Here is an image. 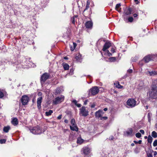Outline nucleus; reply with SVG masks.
I'll list each match as a JSON object with an SVG mask.
<instances>
[{"mask_svg":"<svg viewBox=\"0 0 157 157\" xmlns=\"http://www.w3.org/2000/svg\"><path fill=\"white\" fill-rule=\"evenodd\" d=\"M79 114L84 117L88 116L89 114L88 110L86 109L85 106H82L79 109Z\"/></svg>","mask_w":157,"mask_h":157,"instance_id":"6e6552de","label":"nucleus"},{"mask_svg":"<svg viewBox=\"0 0 157 157\" xmlns=\"http://www.w3.org/2000/svg\"><path fill=\"white\" fill-rule=\"evenodd\" d=\"M99 91V88L97 86H94L89 90L88 94L90 95V94L93 95H94L98 93Z\"/></svg>","mask_w":157,"mask_h":157,"instance_id":"0eeeda50","label":"nucleus"},{"mask_svg":"<svg viewBox=\"0 0 157 157\" xmlns=\"http://www.w3.org/2000/svg\"><path fill=\"white\" fill-rule=\"evenodd\" d=\"M49 75L46 73H45L41 75L40 79L41 85L44 83L45 81L49 78Z\"/></svg>","mask_w":157,"mask_h":157,"instance_id":"1a4fd4ad","label":"nucleus"},{"mask_svg":"<svg viewBox=\"0 0 157 157\" xmlns=\"http://www.w3.org/2000/svg\"><path fill=\"white\" fill-rule=\"evenodd\" d=\"M42 98L41 97L38 98L37 99V106L39 109H40L41 107V104L42 102Z\"/></svg>","mask_w":157,"mask_h":157,"instance_id":"a211bd4d","label":"nucleus"},{"mask_svg":"<svg viewBox=\"0 0 157 157\" xmlns=\"http://www.w3.org/2000/svg\"><path fill=\"white\" fill-rule=\"evenodd\" d=\"M136 101L133 98L128 99L126 102V107L128 108H132L136 105Z\"/></svg>","mask_w":157,"mask_h":157,"instance_id":"39448f33","label":"nucleus"},{"mask_svg":"<svg viewBox=\"0 0 157 157\" xmlns=\"http://www.w3.org/2000/svg\"><path fill=\"white\" fill-rule=\"evenodd\" d=\"M135 2H136V4H138L140 2L138 1V0H134Z\"/></svg>","mask_w":157,"mask_h":157,"instance_id":"6e6d98bb","label":"nucleus"},{"mask_svg":"<svg viewBox=\"0 0 157 157\" xmlns=\"http://www.w3.org/2000/svg\"><path fill=\"white\" fill-rule=\"evenodd\" d=\"M78 17V16L77 15H75L73 17H75V18H77Z\"/></svg>","mask_w":157,"mask_h":157,"instance_id":"0e129e2a","label":"nucleus"},{"mask_svg":"<svg viewBox=\"0 0 157 157\" xmlns=\"http://www.w3.org/2000/svg\"><path fill=\"white\" fill-rule=\"evenodd\" d=\"M85 26L86 28L91 29L93 26V23L91 21H88L86 22Z\"/></svg>","mask_w":157,"mask_h":157,"instance_id":"2eb2a0df","label":"nucleus"},{"mask_svg":"<svg viewBox=\"0 0 157 157\" xmlns=\"http://www.w3.org/2000/svg\"><path fill=\"white\" fill-rule=\"evenodd\" d=\"M112 44H111L110 43V42L109 41V44H108V45H109V47L110 46H111V45Z\"/></svg>","mask_w":157,"mask_h":157,"instance_id":"bf43d9fd","label":"nucleus"},{"mask_svg":"<svg viewBox=\"0 0 157 157\" xmlns=\"http://www.w3.org/2000/svg\"><path fill=\"white\" fill-rule=\"evenodd\" d=\"M140 133H141L142 134H144V130L141 129L140 130Z\"/></svg>","mask_w":157,"mask_h":157,"instance_id":"de8ad7c7","label":"nucleus"},{"mask_svg":"<svg viewBox=\"0 0 157 157\" xmlns=\"http://www.w3.org/2000/svg\"><path fill=\"white\" fill-rule=\"evenodd\" d=\"M111 51L112 53H114L115 52V47H112L111 48Z\"/></svg>","mask_w":157,"mask_h":157,"instance_id":"ea45409f","label":"nucleus"},{"mask_svg":"<svg viewBox=\"0 0 157 157\" xmlns=\"http://www.w3.org/2000/svg\"><path fill=\"white\" fill-rule=\"evenodd\" d=\"M108 118V117H102L101 118L100 120H106Z\"/></svg>","mask_w":157,"mask_h":157,"instance_id":"a19ab883","label":"nucleus"},{"mask_svg":"<svg viewBox=\"0 0 157 157\" xmlns=\"http://www.w3.org/2000/svg\"><path fill=\"white\" fill-rule=\"evenodd\" d=\"M95 104H93L91 106V107L92 108H94L95 107Z\"/></svg>","mask_w":157,"mask_h":157,"instance_id":"4d7b16f0","label":"nucleus"},{"mask_svg":"<svg viewBox=\"0 0 157 157\" xmlns=\"http://www.w3.org/2000/svg\"><path fill=\"white\" fill-rule=\"evenodd\" d=\"M147 157H153L152 154L151 153H147Z\"/></svg>","mask_w":157,"mask_h":157,"instance_id":"c03bdc74","label":"nucleus"},{"mask_svg":"<svg viewBox=\"0 0 157 157\" xmlns=\"http://www.w3.org/2000/svg\"><path fill=\"white\" fill-rule=\"evenodd\" d=\"M29 97L26 95H24L22 96L21 101L23 105H25L27 104L29 102Z\"/></svg>","mask_w":157,"mask_h":157,"instance_id":"9d476101","label":"nucleus"},{"mask_svg":"<svg viewBox=\"0 0 157 157\" xmlns=\"http://www.w3.org/2000/svg\"><path fill=\"white\" fill-rule=\"evenodd\" d=\"M29 130L31 133L35 135L40 134L42 132V129L38 126L31 127L29 128Z\"/></svg>","mask_w":157,"mask_h":157,"instance_id":"20e7f679","label":"nucleus"},{"mask_svg":"<svg viewBox=\"0 0 157 157\" xmlns=\"http://www.w3.org/2000/svg\"><path fill=\"white\" fill-rule=\"evenodd\" d=\"M147 74L150 76H152L157 75V72L155 71H147Z\"/></svg>","mask_w":157,"mask_h":157,"instance_id":"4be33fe9","label":"nucleus"},{"mask_svg":"<svg viewBox=\"0 0 157 157\" xmlns=\"http://www.w3.org/2000/svg\"><path fill=\"white\" fill-rule=\"evenodd\" d=\"M10 129V127L9 126L5 127L3 129V131L5 132H8L9 130Z\"/></svg>","mask_w":157,"mask_h":157,"instance_id":"bb28decb","label":"nucleus"},{"mask_svg":"<svg viewBox=\"0 0 157 157\" xmlns=\"http://www.w3.org/2000/svg\"><path fill=\"white\" fill-rule=\"evenodd\" d=\"M90 4V1L89 0H87L86 2V5L89 6Z\"/></svg>","mask_w":157,"mask_h":157,"instance_id":"09e8293b","label":"nucleus"},{"mask_svg":"<svg viewBox=\"0 0 157 157\" xmlns=\"http://www.w3.org/2000/svg\"><path fill=\"white\" fill-rule=\"evenodd\" d=\"M108 55H109V56H111L112 55V54L111 53H109V51Z\"/></svg>","mask_w":157,"mask_h":157,"instance_id":"69168bd1","label":"nucleus"},{"mask_svg":"<svg viewBox=\"0 0 157 157\" xmlns=\"http://www.w3.org/2000/svg\"><path fill=\"white\" fill-rule=\"evenodd\" d=\"M116 60V57H111L109 58V61L111 62H115Z\"/></svg>","mask_w":157,"mask_h":157,"instance_id":"cd10ccee","label":"nucleus"},{"mask_svg":"<svg viewBox=\"0 0 157 157\" xmlns=\"http://www.w3.org/2000/svg\"><path fill=\"white\" fill-rule=\"evenodd\" d=\"M88 100H86L84 102V105H86L87 104V102H88Z\"/></svg>","mask_w":157,"mask_h":157,"instance_id":"8fccbe9b","label":"nucleus"},{"mask_svg":"<svg viewBox=\"0 0 157 157\" xmlns=\"http://www.w3.org/2000/svg\"><path fill=\"white\" fill-rule=\"evenodd\" d=\"M83 142V140L80 137H79L78 138L77 142L78 144H81Z\"/></svg>","mask_w":157,"mask_h":157,"instance_id":"473e14b6","label":"nucleus"},{"mask_svg":"<svg viewBox=\"0 0 157 157\" xmlns=\"http://www.w3.org/2000/svg\"><path fill=\"white\" fill-rule=\"evenodd\" d=\"M71 125H76L75 120L74 119H72L71 120Z\"/></svg>","mask_w":157,"mask_h":157,"instance_id":"f704fd0d","label":"nucleus"},{"mask_svg":"<svg viewBox=\"0 0 157 157\" xmlns=\"http://www.w3.org/2000/svg\"><path fill=\"white\" fill-rule=\"evenodd\" d=\"M121 6V4L119 3L117 4L116 6L115 9L116 10L119 12L121 11V8H120Z\"/></svg>","mask_w":157,"mask_h":157,"instance_id":"5701e85b","label":"nucleus"},{"mask_svg":"<svg viewBox=\"0 0 157 157\" xmlns=\"http://www.w3.org/2000/svg\"><path fill=\"white\" fill-rule=\"evenodd\" d=\"M132 12V9L129 8L128 9H126L124 11V13L126 15H128L131 13Z\"/></svg>","mask_w":157,"mask_h":157,"instance_id":"412c9836","label":"nucleus"},{"mask_svg":"<svg viewBox=\"0 0 157 157\" xmlns=\"http://www.w3.org/2000/svg\"><path fill=\"white\" fill-rule=\"evenodd\" d=\"M128 21L129 22H132L133 21V18L132 17H129L128 18Z\"/></svg>","mask_w":157,"mask_h":157,"instance_id":"79ce46f5","label":"nucleus"},{"mask_svg":"<svg viewBox=\"0 0 157 157\" xmlns=\"http://www.w3.org/2000/svg\"><path fill=\"white\" fill-rule=\"evenodd\" d=\"M30 59V58L26 59V61L24 63V64H21V63L18 64L17 62H15V63H13V66L16 68V69L14 68V70L15 71H17V70L21 68V67H22V68L24 69L34 67L35 65L29 61Z\"/></svg>","mask_w":157,"mask_h":157,"instance_id":"f257e3e1","label":"nucleus"},{"mask_svg":"<svg viewBox=\"0 0 157 157\" xmlns=\"http://www.w3.org/2000/svg\"><path fill=\"white\" fill-rule=\"evenodd\" d=\"M89 7V6L86 5L85 9L84 10V12L85 10H88Z\"/></svg>","mask_w":157,"mask_h":157,"instance_id":"a18cd8bd","label":"nucleus"},{"mask_svg":"<svg viewBox=\"0 0 157 157\" xmlns=\"http://www.w3.org/2000/svg\"><path fill=\"white\" fill-rule=\"evenodd\" d=\"M132 131V129L129 128L124 132V134L127 136H132L133 135Z\"/></svg>","mask_w":157,"mask_h":157,"instance_id":"f8f14e48","label":"nucleus"},{"mask_svg":"<svg viewBox=\"0 0 157 157\" xmlns=\"http://www.w3.org/2000/svg\"><path fill=\"white\" fill-rule=\"evenodd\" d=\"M76 20L75 18V17H73V18H71V21L72 23L74 24H75V21Z\"/></svg>","mask_w":157,"mask_h":157,"instance_id":"e433bc0d","label":"nucleus"},{"mask_svg":"<svg viewBox=\"0 0 157 157\" xmlns=\"http://www.w3.org/2000/svg\"><path fill=\"white\" fill-rule=\"evenodd\" d=\"M73 46L72 47V45H70V47L71 51H73L75 49L77 46L76 44L74 42L73 43Z\"/></svg>","mask_w":157,"mask_h":157,"instance_id":"a878e982","label":"nucleus"},{"mask_svg":"<svg viewBox=\"0 0 157 157\" xmlns=\"http://www.w3.org/2000/svg\"><path fill=\"white\" fill-rule=\"evenodd\" d=\"M73 102L75 104V105H76L77 104V101L75 100H73Z\"/></svg>","mask_w":157,"mask_h":157,"instance_id":"603ef678","label":"nucleus"},{"mask_svg":"<svg viewBox=\"0 0 157 157\" xmlns=\"http://www.w3.org/2000/svg\"><path fill=\"white\" fill-rule=\"evenodd\" d=\"M53 113V111L52 110H50L48 111H47L45 112L46 115L47 116H49L51 115Z\"/></svg>","mask_w":157,"mask_h":157,"instance_id":"2f4dec72","label":"nucleus"},{"mask_svg":"<svg viewBox=\"0 0 157 157\" xmlns=\"http://www.w3.org/2000/svg\"><path fill=\"white\" fill-rule=\"evenodd\" d=\"M4 96L3 93L0 91V98H2Z\"/></svg>","mask_w":157,"mask_h":157,"instance_id":"37998d69","label":"nucleus"},{"mask_svg":"<svg viewBox=\"0 0 157 157\" xmlns=\"http://www.w3.org/2000/svg\"><path fill=\"white\" fill-rule=\"evenodd\" d=\"M132 72V69H129L127 71V72L129 73H131Z\"/></svg>","mask_w":157,"mask_h":157,"instance_id":"49530a36","label":"nucleus"},{"mask_svg":"<svg viewBox=\"0 0 157 157\" xmlns=\"http://www.w3.org/2000/svg\"><path fill=\"white\" fill-rule=\"evenodd\" d=\"M141 135L140 133L138 132L136 133V136L137 138H140L141 137Z\"/></svg>","mask_w":157,"mask_h":157,"instance_id":"c9c22d12","label":"nucleus"},{"mask_svg":"<svg viewBox=\"0 0 157 157\" xmlns=\"http://www.w3.org/2000/svg\"><path fill=\"white\" fill-rule=\"evenodd\" d=\"M108 109L107 108H105L104 109V110L105 111H106Z\"/></svg>","mask_w":157,"mask_h":157,"instance_id":"338daca9","label":"nucleus"},{"mask_svg":"<svg viewBox=\"0 0 157 157\" xmlns=\"http://www.w3.org/2000/svg\"><path fill=\"white\" fill-rule=\"evenodd\" d=\"M63 91V88L62 86L57 88L56 89L55 94H57L61 93Z\"/></svg>","mask_w":157,"mask_h":157,"instance_id":"f3484780","label":"nucleus"},{"mask_svg":"<svg viewBox=\"0 0 157 157\" xmlns=\"http://www.w3.org/2000/svg\"><path fill=\"white\" fill-rule=\"evenodd\" d=\"M76 105L78 107H80L81 106V105L79 103H77Z\"/></svg>","mask_w":157,"mask_h":157,"instance_id":"3c124183","label":"nucleus"},{"mask_svg":"<svg viewBox=\"0 0 157 157\" xmlns=\"http://www.w3.org/2000/svg\"><path fill=\"white\" fill-rule=\"evenodd\" d=\"M151 136L154 138H156L157 137V133L155 131H153L152 132Z\"/></svg>","mask_w":157,"mask_h":157,"instance_id":"72a5a7b5","label":"nucleus"},{"mask_svg":"<svg viewBox=\"0 0 157 157\" xmlns=\"http://www.w3.org/2000/svg\"><path fill=\"white\" fill-rule=\"evenodd\" d=\"M138 86V89L140 90L142 89L144 87V83L142 81H140L139 82Z\"/></svg>","mask_w":157,"mask_h":157,"instance_id":"6ab92c4d","label":"nucleus"},{"mask_svg":"<svg viewBox=\"0 0 157 157\" xmlns=\"http://www.w3.org/2000/svg\"><path fill=\"white\" fill-rule=\"evenodd\" d=\"M152 114L150 113H149L147 114V117L148 121L149 122H150L151 121V117L152 116Z\"/></svg>","mask_w":157,"mask_h":157,"instance_id":"7c9ffc66","label":"nucleus"},{"mask_svg":"<svg viewBox=\"0 0 157 157\" xmlns=\"http://www.w3.org/2000/svg\"><path fill=\"white\" fill-rule=\"evenodd\" d=\"M64 121L66 123H68V121L67 119L65 120Z\"/></svg>","mask_w":157,"mask_h":157,"instance_id":"680f3d73","label":"nucleus"},{"mask_svg":"<svg viewBox=\"0 0 157 157\" xmlns=\"http://www.w3.org/2000/svg\"><path fill=\"white\" fill-rule=\"evenodd\" d=\"M153 138L152 137L150 136L149 135L148 136V139H147V141L148 143L151 144Z\"/></svg>","mask_w":157,"mask_h":157,"instance_id":"c756f323","label":"nucleus"},{"mask_svg":"<svg viewBox=\"0 0 157 157\" xmlns=\"http://www.w3.org/2000/svg\"><path fill=\"white\" fill-rule=\"evenodd\" d=\"M108 48V43L106 42L104 45L103 49V52L101 54L103 57V59L106 61H107L108 56V50H107Z\"/></svg>","mask_w":157,"mask_h":157,"instance_id":"7ed1b4c3","label":"nucleus"},{"mask_svg":"<svg viewBox=\"0 0 157 157\" xmlns=\"http://www.w3.org/2000/svg\"><path fill=\"white\" fill-rule=\"evenodd\" d=\"M63 65L65 70H67L69 69V67L68 64L63 63Z\"/></svg>","mask_w":157,"mask_h":157,"instance_id":"393cba45","label":"nucleus"},{"mask_svg":"<svg viewBox=\"0 0 157 157\" xmlns=\"http://www.w3.org/2000/svg\"><path fill=\"white\" fill-rule=\"evenodd\" d=\"M12 123L14 125H16L18 124L17 119L16 118H13L11 121Z\"/></svg>","mask_w":157,"mask_h":157,"instance_id":"b1692460","label":"nucleus"},{"mask_svg":"<svg viewBox=\"0 0 157 157\" xmlns=\"http://www.w3.org/2000/svg\"><path fill=\"white\" fill-rule=\"evenodd\" d=\"M134 142L135 144H138V141H134Z\"/></svg>","mask_w":157,"mask_h":157,"instance_id":"774afa93","label":"nucleus"},{"mask_svg":"<svg viewBox=\"0 0 157 157\" xmlns=\"http://www.w3.org/2000/svg\"><path fill=\"white\" fill-rule=\"evenodd\" d=\"M157 155V152H156V151H154V156H156Z\"/></svg>","mask_w":157,"mask_h":157,"instance_id":"13d9d810","label":"nucleus"},{"mask_svg":"<svg viewBox=\"0 0 157 157\" xmlns=\"http://www.w3.org/2000/svg\"><path fill=\"white\" fill-rule=\"evenodd\" d=\"M147 96L150 100L157 98V84L153 85L147 93Z\"/></svg>","mask_w":157,"mask_h":157,"instance_id":"f03ea898","label":"nucleus"},{"mask_svg":"<svg viewBox=\"0 0 157 157\" xmlns=\"http://www.w3.org/2000/svg\"><path fill=\"white\" fill-rule=\"evenodd\" d=\"M70 128L71 130L73 131H78V128L76 125H71Z\"/></svg>","mask_w":157,"mask_h":157,"instance_id":"aec40b11","label":"nucleus"},{"mask_svg":"<svg viewBox=\"0 0 157 157\" xmlns=\"http://www.w3.org/2000/svg\"><path fill=\"white\" fill-rule=\"evenodd\" d=\"M82 151L85 155H87L90 153V149L89 147H85L82 148Z\"/></svg>","mask_w":157,"mask_h":157,"instance_id":"4468645a","label":"nucleus"},{"mask_svg":"<svg viewBox=\"0 0 157 157\" xmlns=\"http://www.w3.org/2000/svg\"><path fill=\"white\" fill-rule=\"evenodd\" d=\"M133 16H134V17H137V15L136 13H134L133 14Z\"/></svg>","mask_w":157,"mask_h":157,"instance_id":"052dcab7","label":"nucleus"},{"mask_svg":"<svg viewBox=\"0 0 157 157\" xmlns=\"http://www.w3.org/2000/svg\"><path fill=\"white\" fill-rule=\"evenodd\" d=\"M73 72V69H71L70 74L71 75L72 74Z\"/></svg>","mask_w":157,"mask_h":157,"instance_id":"5fc2aeb1","label":"nucleus"},{"mask_svg":"<svg viewBox=\"0 0 157 157\" xmlns=\"http://www.w3.org/2000/svg\"><path fill=\"white\" fill-rule=\"evenodd\" d=\"M6 140L5 139H2L0 140V143L1 144H4L6 142Z\"/></svg>","mask_w":157,"mask_h":157,"instance_id":"58836bf2","label":"nucleus"},{"mask_svg":"<svg viewBox=\"0 0 157 157\" xmlns=\"http://www.w3.org/2000/svg\"><path fill=\"white\" fill-rule=\"evenodd\" d=\"M75 59L77 62H81L82 59L81 55L78 53L76 54Z\"/></svg>","mask_w":157,"mask_h":157,"instance_id":"dca6fc26","label":"nucleus"},{"mask_svg":"<svg viewBox=\"0 0 157 157\" xmlns=\"http://www.w3.org/2000/svg\"><path fill=\"white\" fill-rule=\"evenodd\" d=\"M62 115H60L57 117V119L59 120L60 119L62 118Z\"/></svg>","mask_w":157,"mask_h":157,"instance_id":"864d4df0","label":"nucleus"},{"mask_svg":"<svg viewBox=\"0 0 157 157\" xmlns=\"http://www.w3.org/2000/svg\"><path fill=\"white\" fill-rule=\"evenodd\" d=\"M104 112L102 110H99L98 111H96L95 113V116L96 118L98 119L101 118L103 116Z\"/></svg>","mask_w":157,"mask_h":157,"instance_id":"9b49d317","label":"nucleus"},{"mask_svg":"<svg viewBox=\"0 0 157 157\" xmlns=\"http://www.w3.org/2000/svg\"><path fill=\"white\" fill-rule=\"evenodd\" d=\"M114 85L115 86L118 88H121L123 86L121 85L118 82H116V83H114Z\"/></svg>","mask_w":157,"mask_h":157,"instance_id":"c85d7f7f","label":"nucleus"},{"mask_svg":"<svg viewBox=\"0 0 157 157\" xmlns=\"http://www.w3.org/2000/svg\"><path fill=\"white\" fill-rule=\"evenodd\" d=\"M153 146L154 147H155L157 146V140H155L153 142Z\"/></svg>","mask_w":157,"mask_h":157,"instance_id":"4c0bfd02","label":"nucleus"},{"mask_svg":"<svg viewBox=\"0 0 157 157\" xmlns=\"http://www.w3.org/2000/svg\"><path fill=\"white\" fill-rule=\"evenodd\" d=\"M64 99V97L63 95L56 97L53 100V104L56 105L62 102Z\"/></svg>","mask_w":157,"mask_h":157,"instance_id":"423d86ee","label":"nucleus"},{"mask_svg":"<svg viewBox=\"0 0 157 157\" xmlns=\"http://www.w3.org/2000/svg\"><path fill=\"white\" fill-rule=\"evenodd\" d=\"M138 144H140L141 143L142 140H139L138 141Z\"/></svg>","mask_w":157,"mask_h":157,"instance_id":"e2e57ef3","label":"nucleus"},{"mask_svg":"<svg viewBox=\"0 0 157 157\" xmlns=\"http://www.w3.org/2000/svg\"><path fill=\"white\" fill-rule=\"evenodd\" d=\"M153 56V55H149L144 57L143 60L146 63H148L152 59Z\"/></svg>","mask_w":157,"mask_h":157,"instance_id":"ddd939ff","label":"nucleus"}]
</instances>
